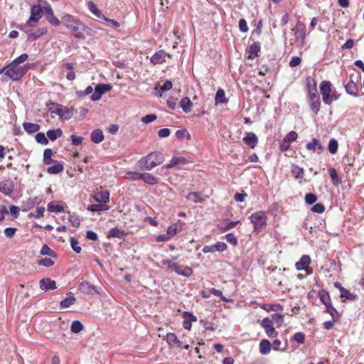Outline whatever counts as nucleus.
I'll return each instance as SVG.
<instances>
[{"mask_svg":"<svg viewBox=\"0 0 364 364\" xmlns=\"http://www.w3.org/2000/svg\"><path fill=\"white\" fill-rule=\"evenodd\" d=\"M82 329H83V325L82 324V323L80 321L76 320L72 323L70 330L73 333H78L80 331H82Z\"/></svg>","mask_w":364,"mask_h":364,"instance_id":"43","label":"nucleus"},{"mask_svg":"<svg viewBox=\"0 0 364 364\" xmlns=\"http://www.w3.org/2000/svg\"><path fill=\"white\" fill-rule=\"evenodd\" d=\"M177 274L188 277L193 274V269L191 267L188 266H181L178 263H175L173 264V269Z\"/></svg>","mask_w":364,"mask_h":364,"instance_id":"12","label":"nucleus"},{"mask_svg":"<svg viewBox=\"0 0 364 364\" xmlns=\"http://www.w3.org/2000/svg\"><path fill=\"white\" fill-rule=\"evenodd\" d=\"M215 104H225L228 102V100L225 97V91L223 89H218L216 92L215 97Z\"/></svg>","mask_w":364,"mask_h":364,"instance_id":"29","label":"nucleus"},{"mask_svg":"<svg viewBox=\"0 0 364 364\" xmlns=\"http://www.w3.org/2000/svg\"><path fill=\"white\" fill-rule=\"evenodd\" d=\"M125 235L126 232L124 230L117 228H112L108 232L109 237L123 238Z\"/></svg>","mask_w":364,"mask_h":364,"instance_id":"30","label":"nucleus"},{"mask_svg":"<svg viewBox=\"0 0 364 364\" xmlns=\"http://www.w3.org/2000/svg\"><path fill=\"white\" fill-rule=\"evenodd\" d=\"M46 107L50 113L58 115L61 119L68 120L73 116V112L72 109L54 102H48L46 104Z\"/></svg>","mask_w":364,"mask_h":364,"instance_id":"4","label":"nucleus"},{"mask_svg":"<svg viewBox=\"0 0 364 364\" xmlns=\"http://www.w3.org/2000/svg\"><path fill=\"white\" fill-rule=\"evenodd\" d=\"M41 254L42 255H48L50 257H55V252L53 250H52L47 245H43L41 250Z\"/></svg>","mask_w":364,"mask_h":364,"instance_id":"51","label":"nucleus"},{"mask_svg":"<svg viewBox=\"0 0 364 364\" xmlns=\"http://www.w3.org/2000/svg\"><path fill=\"white\" fill-rule=\"evenodd\" d=\"M68 296L65 299H63L60 305L62 308H68L73 305L75 301V297L73 296L72 292L68 293Z\"/></svg>","mask_w":364,"mask_h":364,"instance_id":"28","label":"nucleus"},{"mask_svg":"<svg viewBox=\"0 0 364 364\" xmlns=\"http://www.w3.org/2000/svg\"><path fill=\"white\" fill-rule=\"evenodd\" d=\"M68 220L72 223V225L75 228L79 227L80 225V220L79 216L75 213H71L68 212Z\"/></svg>","mask_w":364,"mask_h":364,"instance_id":"41","label":"nucleus"},{"mask_svg":"<svg viewBox=\"0 0 364 364\" xmlns=\"http://www.w3.org/2000/svg\"><path fill=\"white\" fill-rule=\"evenodd\" d=\"M179 164H185V159L183 158V157L174 156V157H173L171 159L170 163L167 164L165 166V168H171L172 167H174V166L178 165Z\"/></svg>","mask_w":364,"mask_h":364,"instance_id":"38","label":"nucleus"},{"mask_svg":"<svg viewBox=\"0 0 364 364\" xmlns=\"http://www.w3.org/2000/svg\"><path fill=\"white\" fill-rule=\"evenodd\" d=\"M306 149L311 151H314L316 148L319 149L320 151H323L324 149V147L321 145L320 141L316 139H314L311 142H309L306 145Z\"/></svg>","mask_w":364,"mask_h":364,"instance_id":"31","label":"nucleus"},{"mask_svg":"<svg viewBox=\"0 0 364 364\" xmlns=\"http://www.w3.org/2000/svg\"><path fill=\"white\" fill-rule=\"evenodd\" d=\"M36 140L38 144L46 145L48 144V139L45 136L44 133L39 132L36 135Z\"/></svg>","mask_w":364,"mask_h":364,"instance_id":"48","label":"nucleus"},{"mask_svg":"<svg viewBox=\"0 0 364 364\" xmlns=\"http://www.w3.org/2000/svg\"><path fill=\"white\" fill-rule=\"evenodd\" d=\"M70 245H71V247H72L73 250L75 252L80 253L81 252L82 249H81L80 246L79 245V242L75 237H71L70 238Z\"/></svg>","mask_w":364,"mask_h":364,"instance_id":"55","label":"nucleus"},{"mask_svg":"<svg viewBox=\"0 0 364 364\" xmlns=\"http://www.w3.org/2000/svg\"><path fill=\"white\" fill-rule=\"evenodd\" d=\"M294 340L299 344H302L305 341V336L301 332L296 333L294 336Z\"/></svg>","mask_w":364,"mask_h":364,"instance_id":"62","label":"nucleus"},{"mask_svg":"<svg viewBox=\"0 0 364 364\" xmlns=\"http://www.w3.org/2000/svg\"><path fill=\"white\" fill-rule=\"evenodd\" d=\"M291 172L296 179L304 178V169L296 164H292L291 166Z\"/></svg>","mask_w":364,"mask_h":364,"instance_id":"21","label":"nucleus"},{"mask_svg":"<svg viewBox=\"0 0 364 364\" xmlns=\"http://www.w3.org/2000/svg\"><path fill=\"white\" fill-rule=\"evenodd\" d=\"M79 290L85 294L92 295L97 293L96 287L90 282L85 281L80 284Z\"/></svg>","mask_w":364,"mask_h":364,"instance_id":"13","label":"nucleus"},{"mask_svg":"<svg viewBox=\"0 0 364 364\" xmlns=\"http://www.w3.org/2000/svg\"><path fill=\"white\" fill-rule=\"evenodd\" d=\"M317 200V197L314 193H307L305 196V201L307 204L311 205Z\"/></svg>","mask_w":364,"mask_h":364,"instance_id":"60","label":"nucleus"},{"mask_svg":"<svg viewBox=\"0 0 364 364\" xmlns=\"http://www.w3.org/2000/svg\"><path fill=\"white\" fill-rule=\"evenodd\" d=\"M61 22L66 28L75 32V37L76 38H82L83 37L82 34L78 32L83 27V24L79 19L70 14H65L62 17Z\"/></svg>","mask_w":364,"mask_h":364,"instance_id":"2","label":"nucleus"},{"mask_svg":"<svg viewBox=\"0 0 364 364\" xmlns=\"http://www.w3.org/2000/svg\"><path fill=\"white\" fill-rule=\"evenodd\" d=\"M270 320H272L273 323L279 326L284 323V316L280 314H274Z\"/></svg>","mask_w":364,"mask_h":364,"instance_id":"46","label":"nucleus"},{"mask_svg":"<svg viewBox=\"0 0 364 364\" xmlns=\"http://www.w3.org/2000/svg\"><path fill=\"white\" fill-rule=\"evenodd\" d=\"M88 8L89 10L97 17L100 18H105V16L102 14L101 11L97 8V5L93 2L90 1L88 2Z\"/></svg>","mask_w":364,"mask_h":364,"instance_id":"33","label":"nucleus"},{"mask_svg":"<svg viewBox=\"0 0 364 364\" xmlns=\"http://www.w3.org/2000/svg\"><path fill=\"white\" fill-rule=\"evenodd\" d=\"M239 28L242 33H247L248 31V26L247 24V21L245 18L240 19Z\"/></svg>","mask_w":364,"mask_h":364,"instance_id":"61","label":"nucleus"},{"mask_svg":"<svg viewBox=\"0 0 364 364\" xmlns=\"http://www.w3.org/2000/svg\"><path fill=\"white\" fill-rule=\"evenodd\" d=\"M157 116L154 114H146L141 118V122L145 124H149L156 119Z\"/></svg>","mask_w":364,"mask_h":364,"instance_id":"59","label":"nucleus"},{"mask_svg":"<svg viewBox=\"0 0 364 364\" xmlns=\"http://www.w3.org/2000/svg\"><path fill=\"white\" fill-rule=\"evenodd\" d=\"M63 166L60 163H58L52 166H49L47 172L50 174H58L63 171Z\"/></svg>","mask_w":364,"mask_h":364,"instance_id":"37","label":"nucleus"},{"mask_svg":"<svg viewBox=\"0 0 364 364\" xmlns=\"http://www.w3.org/2000/svg\"><path fill=\"white\" fill-rule=\"evenodd\" d=\"M53 150L46 149L43 152V163L46 165L51 164L54 160L52 159Z\"/></svg>","mask_w":364,"mask_h":364,"instance_id":"36","label":"nucleus"},{"mask_svg":"<svg viewBox=\"0 0 364 364\" xmlns=\"http://www.w3.org/2000/svg\"><path fill=\"white\" fill-rule=\"evenodd\" d=\"M308 100L311 109L315 113L318 114L321 107V100L318 95L316 83L312 85V90L310 95H308Z\"/></svg>","mask_w":364,"mask_h":364,"instance_id":"5","label":"nucleus"},{"mask_svg":"<svg viewBox=\"0 0 364 364\" xmlns=\"http://www.w3.org/2000/svg\"><path fill=\"white\" fill-rule=\"evenodd\" d=\"M14 189V186L11 181H1L0 182V191L5 194H10Z\"/></svg>","mask_w":364,"mask_h":364,"instance_id":"24","label":"nucleus"},{"mask_svg":"<svg viewBox=\"0 0 364 364\" xmlns=\"http://www.w3.org/2000/svg\"><path fill=\"white\" fill-rule=\"evenodd\" d=\"M261 325L265 329L266 333L269 337L274 338L277 336L278 332L273 327L272 320L266 317L262 319Z\"/></svg>","mask_w":364,"mask_h":364,"instance_id":"10","label":"nucleus"},{"mask_svg":"<svg viewBox=\"0 0 364 364\" xmlns=\"http://www.w3.org/2000/svg\"><path fill=\"white\" fill-rule=\"evenodd\" d=\"M6 68L7 77L13 81L20 80L28 70V66L27 65L18 66L12 62L8 64Z\"/></svg>","mask_w":364,"mask_h":364,"instance_id":"3","label":"nucleus"},{"mask_svg":"<svg viewBox=\"0 0 364 364\" xmlns=\"http://www.w3.org/2000/svg\"><path fill=\"white\" fill-rule=\"evenodd\" d=\"M186 198L188 200H192L195 203H202L205 200L204 198H201L200 197V194L198 192H191V193H189L187 196H186Z\"/></svg>","mask_w":364,"mask_h":364,"instance_id":"39","label":"nucleus"},{"mask_svg":"<svg viewBox=\"0 0 364 364\" xmlns=\"http://www.w3.org/2000/svg\"><path fill=\"white\" fill-rule=\"evenodd\" d=\"M39 287L43 291L53 290L57 288L55 282L50 279H41L39 282Z\"/></svg>","mask_w":364,"mask_h":364,"instance_id":"14","label":"nucleus"},{"mask_svg":"<svg viewBox=\"0 0 364 364\" xmlns=\"http://www.w3.org/2000/svg\"><path fill=\"white\" fill-rule=\"evenodd\" d=\"M341 297L343 299V300L355 301L358 299V295L350 293L346 289H342V291L341 292Z\"/></svg>","mask_w":364,"mask_h":364,"instance_id":"35","label":"nucleus"},{"mask_svg":"<svg viewBox=\"0 0 364 364\" xmlns=\"http://www.w3.org/2000/svg\"><path fill=\"white\" fill-rule=\"evenodd\" d=\"M251 222L254 225L255 230L257 232H259L261 229L266 224V215L262 211H259L253 213L251 217Z\"/></svg>","mask_w":364,"mask_h":364,"instance_id":"7","label":"nucleus"},{"mask_svg":"<svg viewBox=\"0 0 364 364\" xmlns=\"http://www.w3.org/2000/svg\"><path fill=\"white\" fill-rule=\"evenodd\" d=\"M93 198L96 202L107 204L109 200V193L108 191L97 192L93 196Z\"/></svg>","mask_w":364,"mask_h":364,"instance_id":"17","label":"nucleus"},{"mask_svg":"<svg viewBox=\"0 0 364 364\" xmlns=\"http://www.w3.org/2000/svg\"><path fill=\"white\" fill-rule=\"evenodd\" d=\"M291 33L295 36L296 41L299 42L300 46L304 44V41L306 37V25L298 21L294 28L291 29Z\"/></svg>","mask_w":364,"mask_h":364,"instance_id":"6","label":"nucleus"},{"mask_svg":"<svg viewBox=\"0 0 364 364\" xmlns=\"http://www.w3.org/2000/svg\"><path fill=\"white\" fill-rule=\"evenodd\" d=\"M319 296H320L321 301L325 305L326 307L331 304V299H330V296H329V294L328 292H326V291L320 292Z\"/></svg>","mask_w":364,"mask_h":364,"instance_id":"45","label":"nucleus"},{"mask_svg":"<svg viewBox=\"0 0 364 364\" xmlns=\"http://www.w3.org/2000/svg\"><path fill=\"white\" fill-rule=\"evenodd\" d=\"M112 89V86L108 84H98L95 88V91L98 92L100 95L109 91Z\"/></svg>","mask_w":364,"mask_h":364,"instance_id":"40","label":"nucleus"},{"mask_svg":"<svg viewBox=\"0 0 364 364\" xmlns=\"http://www.w3.org/2000/svg\"><path fill=\"white\" fill-rule=\"evenodd\" d=\"M46 134L49 139L55 141L62 136L63 132L60 129H50L47 132Z\"/></svg>","mask_w":364,"mask_h":364,"instance_id":"34","label":"nucleus"},{"mask_svg":"<svg viewBox=\"0 0 364 364\" xmlns=\"http://www.w3.org/2000/svg\"><path fill=\"white\" fill-rule=\"evenodd\" d=\"M141 180H143L144 182L149 185H155L159 181V179L157 178H156L149 173H143Z\"/></svg>","mask_w":364,"mask_h":364,"instance_id":"32","label":"nucleus"},{"mask_svg":"<svg viewBox=\"0 0 364 364\" xmlns=\"http://www.w3.org/2000/svg\"><path fill=\"white\" fill-rule=\"evenodd\" d=\"M45 208L43 207H38L34 213H31L30 215L36 218H41L43 216Z\"/></svg>","mask_w":364,"mask_h":364,"instance_id":"56","label":"nucleus"},{"mask_svg":"<svg viewBox=\"0 0 364 364\" xmlns=\"http://www.w3.org/2000/svg\"><path fill=\"white\" fill-rule=\"evenodd\" d=\"M178 232V226L176 224L171 225L167 228L166 233L171 238L176 235Z\"/></svg>","mask_w":364,"mask_h":364,"instance_id":"54","label":"nucleus"},{"mask_svg":"<svg viewBox=\"0 0 364 364\" xmlns=\"http://www.w3.org/2000/svg\"><path fill=\"white\" fill-rule=\"evenodd\" d=\"M38 264L49 267L54 264V262L50 258H42L38 259Z\"/></svg>","mask_w":364,"mask_h":364,"instance_id":"58","label":"nucleus"},{"mask_svg":"<svg viewBox=\"0 0 364 364\" xmlns=\"http://www.w3.org/2000/svg\"><path fill=\"white\" fill-rule=\"evenodd\" d=\"M325 210V207L321 203H316L311 208V211L317 213H322Z\"/></svg>","mask_w":364,"mask_h":364,"instance_id":"63","label":"nucleus"},{"mask_svg":"<svg viewBox=\"0 0 364 364\" xmlns=\"http://www.w3.org/2000/svg\"><path fill=\"white\" fill-rule=\"evenodd\" d=\"M28 58V55L26 53L21 54L20 56L12 60L11 62L15 65L21 66L20 64L26 62Z\"/></svg>","mask_w":364,"mask_h":364,"instance_id":"53","label":"nucleus"},{"mask_svg":"<svg viewBox=\"0 0 364 364\" xmlns=\"http://www.w3.org/2000/svg\"><path fill=\"white\" fill-rule=\"evenodd\" d=\"M311 264V258L309 255H303L295 266L297 270H304Z\"/></svg>","mask_w":364,"mask_h":364,"instance_id":"18","label":"nucleus"},{"mask_svg":"<svg viewBox=\"0 0 364 364\" xmlns=\"http://www.w3.org/2000/svg\"><path fill=\"white\" fill-rule=\"evenodd\" d=\"M338 141L335 139H332L328 143V151L331 154H336L338 150Z\"/></svg>","mask_w":364,"mask_h":364,"instance_id":"49","label":"nucleus"},{"mask_svg":"<svg viewBox=\"0 0 364 364\" xmlns=\"http://www.w3.org/2000/svg\"><path fill=\"white\" fill-rule=\"evenodd\" d=\"M43 9L38 5H34L31 7V16L28 21V24L33 26V23H36L42 16Z\"/></svg>","mask_w":364,"mask_h":364,"instance_id":"9","label":"nucleus"},{"mask_svg":"<svg viewBox=\"0 0 364 364\" xmlns=\"http://www.w3.org/2000/svg\"><path fill=\"white\" fill-rule=\"evenodd\" d=\"M298 137L297 133L294 131H291L289 133H288L286 136L284 137V139L287 141L289 143H291L292 141H294L296 140Z\"/></svg>","mask_w":364,"mask_h":364,"instance_id":"57","label":"nucleus"},{"mask_svg":"<svg viewBox=\"0 0 364 364\" xmlns=\"http://www.w3.org/2000/svg\"><path fill=\"white\" fill-rule=\"evenodd\" d=\"M326 311L332 316L334 321H336L339 318L337 310L333 307L331 304L326 307Z\"/></svg>","mask_w":364,"mask_h":364,"instance_id":"47","label":"nucleus"},{"mask_svg":"<svg viewBox=\"0 0 364 364\" xmlns=\"http://www.w3.org/2000/svg\"><path fill=\"white\" fill-rule=\"evenodd\" d=\"M23 127L28 134L36 133L40 129V126L38 124L31 122H24L23 124Z\"/></svg>","mask_w":364,"mask_h":364,"instance_id":"23","label":"nucleus"},{"mask_svg":"<svg viewBox=\"0 0 364 364\" xmlns=\"http://www.w3.org/2000/svg\"><path fill=\"white\" fill-rule=\"evenodd\" d=\"M271 348H272V344L268 340L263 339L260 341L259 352L262 354L266 355V354L269 353L271 350Z\"/></svg>","mask_w":364,"mask_h":364,"instance_id":"26","label":"nucleus"},{"mask_svg":"<svg viewBox=\"0 0 364 364\" xmlns=\"http://www.w3.org/2000/svg\"><path fill=\"white\" fill-rule=\"evenodd\" d=\"M323 101L326 105H331V83L329 81H323L320 85Z\"/></svg>","mask_w":364,"mask_h":364,"instance_id":"8","label":"nucleus"},{"mask_svg":"<svg viewBox=\"0 0 364 364\" xmlns=\"http://www.w3.org/2000/svg\"><path fill=\"white\" fill-rule=\"evenodd\" d=\"M87 210L91 212H101V211H106L109 209V206L107 204H93L90 205L87 207Z\"/></svg>","mask_w":364,"mask_h":364,"instance_id":"27","label":"nucleus"},{"mask_svg":"<svg viewBox=\"0 0 364 364\" xmlns=\"http://www.w3.org/2000/svg\"><path fill=\"white\" fill-rule=\"evenodd\" d=\"M176 136L180 139V140H182L186 136L190 139H191V135L190 134L187 132L186 129H179V130H177L176 132Z\"/></svg>","mask_w":364,"mask_h":364,"instance_id":"50","label":"nucleus"},{"mask_svg":"<svg viewBox=\"0 0 364 364\" xmlns=\"http://www.w3.org/2000/svg\"><path fill=\"white\" fill-rule=\"evenodd\" d=\"M346 92L354 97L358 95V90L356 84L350 80L345 86Z\"/></svg>","mask_w":364,"mask_h":364,"instance_id":"25","label":"nucleus"},{"mask_svg":"<svg viewBox=\"0 0 364 364\" xmlns=\"http://www.w3.org/2000/svg\"><path fill=\"white\" fill-rule=\"evenodd\" d=\"M329 174L334 185L338 186L341 183V181L338 178L337 171L335 168H330Z\"/></svg>","mask_w":364,"mask_h":364,"instance_id":"44","label":"nucleus"},{"mask_svg":"<svg viewBox=\"0 0 364 364\" xmlns=\"http://www.w3.org/2000/svg\"><path fill=\"white\" fill-rule=\"evenodd\" d=\"M46 18L50 23H51L52 25H53L55 26H58L60 24V21H59L58 18H57L55 16L54 14L48 16Z\"/></svg>","mask_w":364,"mask_h":364,"instance_id":"64","label":"nucleus"},{"mask_svg":"<svg viewBox=\"0 0 364 364\" xmlns=\"http://www.w3.org/2000/svg\"><path fill=\"white\" fill-rule=\"evenodd\" d=\"M166 57L171 58V55L164 50H159L151 57V61L154 64H159L164 62Z\"/></svg>","mask_w":364,"mask_h":364,"instance_id":"15","label":"nucleus"},{"mask_svg":"<svg viewBox=\"0 0 364 364\" xmlns=\"http://www.w3.org/2000/svg\"><path fill=\"white\" fill-rule=\"evenodd\" d=\"M180 106L186 113H189L192 110L193 103L189 97H183L180 102Z\"/></svg>","mask_w":364,"mask_h":364,"instance_id":"20","label":"nucleus"},{"mask_svg":"<svg viewBox=\"0 0 364 364\" xmlns=\"http://www.w3.org/2000/svg\"><path fill=\"white\" fill-rule=\"evenodd\" d=\"M164 161V157L161 152L153 151L146 156L141 158L138 162L137 166L141 170H151L158 165L161 164Z\"/></svg>","mask_w":364,"mask_h":364,"instance_id":"1","label":"nucleus"},{"mask_svg":"<svg viewBox=\"0 0 364 364\" xmlns=\"http://www.w3.org/2000/svg\"><path fill=\"white\" fill-rule=\"evenodd\" d=\"M104 134L101 129L94 130L90 135L91 141L95 144H99L104 140Z\"/></svg>","mask_w":364,"mask_h":364,"instance_id":"19","label":"nucleus"},{"mask_svg":"<svg viewBox=\"0 0 364 364\" xmlns=\"http://www.w3.org/2000/svg\"><path fill=\"white\" fill-rule=\"evenodd\" d=\"M166 341L169 346L173 347H176L178 348H185L188 349L189 345L185 344L178 339L174 333H170L166 335Z\"/></svg>","mask_w":364,"mask_h":364,"instance_id":"11","label":"nucleus"},{"mask_svg":"<svg viewBox=\"0 0 364 364\" xmlns=\"http://www.w3.org/2000/svg\"><path fill=\"white\" fill-rule=\"evenodd\" d=\"M243 141L252 149H254L258 144V138L253 132H250L243 138Z\"/></svg>","mask_w":364,"mask_h":364,"instance_id":"16","label":"nucleus"},{"mask_svg":"<svg viewBox=\"0 0 364 364\" xmlns=\"http://www.w3.org/2000/svg\"><path fill=\"white\" fill-rule=\"evenodd\" d=\"M260 51V43L255 42L252 43L249 48V57L250 59H254L258 55V53Z\"/></svg>","mask_w":364,"mask_h":364,"instance_id":"22","label":"nucleus"},{"mask_svg":"<svg viewBox=\"0 0 364 364\" xmlns=\"http://www.w3.org/2000/svg\"><path fill=\"white\" fill-rule=\"evenodd\" d=\"M48 210L50 212L60 213L64 210L63 207L59 205H55L53 203H50L48 205Z\"/></svg>","mask_w":364,"mask_h":364,"instance_id":"52","label":"nucleus"},{"mask_svg":"<svg viewBox=\"0 0 364 364\" xmlns=\"http://www.w3.org/2000/svg\"><path fill=\"white\" fill-rule=\"evenodd\" d=\"M143 173H139L136 171H128L126 173V178L132 181L141 180Z\"/></svg>","mask_w":364,"mask_h":364,"instance_id":"42","label":"nucleus"}]
</instances>
